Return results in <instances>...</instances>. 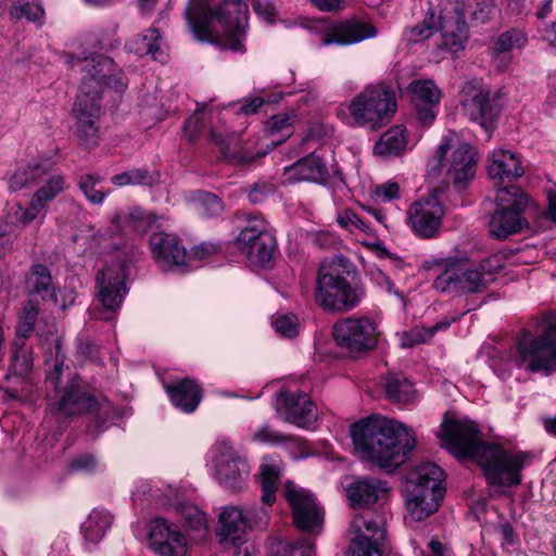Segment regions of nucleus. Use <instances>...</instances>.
<instances>
[{"label":"nucleus","mask_w":556,"mask_h":556,"mask_svg":"<svg viewBox=\"0 0 556 556\" xmlns=\"http://www.w3.org/2000/svg\"><path fill=\"white\" fill-rule=\"evenodd\" d=\"M148 540L151 549L160 556H185L188 551L184 534L163 518L152 521Z\"/></svg>","instance_id":"obj_22"},{"label":"nucleus","mask_w":556,"mask_h":556,"mask_svg":"<svg viewBox=\"0 0 556 556\" xmlns=\"http://www.w3.org/2000/svg\"><path fill=\"white\" fill-rule=\"evenodd\" d=\"M236 245L250 262L264 265L273 257L276 239L263 216L249 215L236 239Z\"/></svg>","instance_id":"obj_10"},{"label":"nucleus","mask_w":556,"mask_h":556,"mask_svg":"<svg viewBox=\"0 0 556 556\" xmlns=\"http://www.w3.org/2000/svg\"><path fill=\"white\" fill-rule=\"evenodd\" d=\"M336 344L351 354L374 350L379 341L377 323L369 316L352 315L336 321L332 328Z\"/></svg>","instance_id":"obj_9"},{"label":"nucleus","mask_w":556,"mask_h":556,"mask_svg":"<svg viewBox=\"0 0 556 556\" xmlns=\"http://www.w3.org/2000/svg\"><path fill=\"white\" fill-rule=\"evenodd\" d=\"M148 242L152 258L161 270L170 271L188 265L186 247L177 235L163 230L154 231Z\"/></svg>","instance_id":"obj_19"},{"label":"nucleus","mask_w":556,"mask_h":556,"mask_svg":"<svg viewBox=\"0 0 556 556\" xmlns=\"http://www.w3.org/2000/svg\"><path fill=\"white\" fill-rule=\"evenodd\" d=\"M181 517L185 521L186 527L190 530L195 531L199 538H202L207 533L206 515L198 507H182Z\"/></svg>","instance_id":"obj_46"},{"label":"nucleus","mask_w":556,"mask_h":556,"mask_svg":"<svg viewBox=\"0 0 556 556\" xmlns=\"http://www.w3.org/2000/svg\"><path fill=\"white\" fill-rule=\"evenodd\" d=\"M384 543H376L371 540L351 539L350 556H381V546Z\"/></svg>","instance_id":"obj_53"},{"label":"nucleus","mask_w":556,"mask_h":556,"mask_svg":"<svg viewBox=\"0 0 556 556\" xmlns=\"http://www.w3.org/2000/svg\"><path fill=\"white\" fill-rule=\"evenodd\" d=\"M476 151L468 143L453 150L446 165V180L456 189L465 188L476 175Z\"/></svg>","instance_id":"obj_26"},{"label":"nucleus","mask_w":556,"mask_h":556,"mask_svg":"<svg viewBox=\"0 0 556 556\" xmlns=\"http://www.w3.org/2000/svg\"><path fill=\"white\" fill-rule=\"evenodd\" d=\"M215 16L225 28L226 47L235 52L243 51L242 38L247 26L248 5L242 0H224Z\"/></svg>","instance_id":"obj_21"},{"label":"nucleus","mask_w":556,"mask_h":556,"mask_svg":"<svg viewBox=\"0 0 556 556\" xmlns=\"http://www.w3.org/2000/svg\"><path fill=\"white\" fill-rule=\"evenodd\" d=\"M407 481V509L415 520H424L438 510L443 500L444 472L437 464L425 463L409 472Z\"/></svg>","instance_id":"obj_4"},{"label":"nucleus","mask_w":556,"mask_h":556,"mask_svg":"<svg viewBox=\"0 0 556 556\" xmlns=\"http://www.w3.org/2000/svg\"><path fill=\"white\" fill-rule=\"evenodd\" d=\"M377 34V28L370 22L352 17L331 23L321 35L320 45L351 46L374 38Z\"/></svg>","instance_id":"obj_20"},{"label":"nucleus","mask_w":556,"mask_h":556,"mask_svg":"<svg viewBox=\"0 0 556 556\" xmlns=\"http://www.w3.org/2000/svg\"><path fill=\"white\" fill-rule=\"evenodd\" d=\"M155 220L156 216L152 212L140 207H132L124 218L119 214H115L113 217V223L119 224L124 222L126 227L138 233H144L150 230Z\"/></svg>","instance_id":"obj_41"},{"label":"nucleus","mask_w":556,"mask_h":556,"mask_svg":"<svg viewBox=\"0 0 556 556\" xmlns=\"http://www.w3.org/2000/svg\"><path fill=\"white\" fill-rule=\"evenodd\" d=\"M397 110L394 89L386 83L367 85L349 104V112L357 126L378 130Z\"/></svg>","instance_id":"obj_5"},{"label":"nucleus","mask_w":556,"mask_h":556,"mask_svg":"<svg viewBox=\"0 0 556 556\" xmlns=\"http://www.w3.org/2000/svg\"><path fill=\"white\" fill-rule=\"evenodd\" d=\"M365 294V289L359 282L350 281L336 266L318 270L314 298L325 312L348 313L361 304Z\"/></svg>","instance_id":"obj_6"},{"label":"nucleus","mask_w":556,"mask_h":556,"mask_svg":"<svg viewBox=\"0 0 556 556\" xmlns=\"http://www.w3.org/2000/svg\"><path fill=\"white\" fill-rule=\"evenodd\" d=\"M112 525V516L106 510L93 509L81 525V533L85 540L96 544L102 540L106 530Z\"/></svg>","instance_id":"obj_37"},{"label":"nucleus","mask_w":556,"mask_h":556,"mask_svg":"<svg viewBox=\"0 0 556 556\" xmlns=\"http://www.w3.org/2000/svg\"><path fill=\"white\" fill-rule=\"evenodd\" d=\"M13 346L14 350L11 357L10 370H12L14 375L24 376L31 369V358L21 343L17 346L14 343Z\"/></svg>","instance_id":"obj_52"},{"label":"nucleus","mask_w":556,"mask_h":556,"mask_svg":"<svg viewBox=\"0 0 556 556\" xmlns=\"http://www.w3.org/2000/svg\"><path fill=\"white\" fill-rule=\"evenodd\" d=\"M78 64L81 71L86 73L81 84L87 80L89 91L99 89L100 94H102L103 88L110 87L122 92L127 87L122 70L109 56L94 53L90 56L78 59Z\"/></svg>","instance_id":"obj_16"},{"label":"nucleus","mask_w":556,"mask_h":556,"mask_svg":"<svg viewBox=\"0 0 556 556\" xmlns=\"http://www.w3.org/2000/svg\"><path fill=\"white\" fill-rule=\"evenodd\" d=\"M407 215L415 233L431 238L439 230L444 212L440 201L435 197H429L413 203Z\"/></svg>","instance_id":"obj_24"},{"label":"nucleus","mask_w":556,"mask_h":556,"mask_svg":"<svg viewBox=\"0 0 556 556\" xmlns=\"http://www.w3.org/2000/svg\"><path fill=\"white\" fill-rule=\"evenodd\" d=\"M388 490L387 482L371 477L356 478L345 486L346 497L354 508L375 504Z\"/></svg>","instance_id":"obj_27"},{"label":"nucleus","mask_w":556,"mask_h":556,"mask_svg":"<svg viewBox=\"0 0 556 556\" xmlns=\"http://www.w3.org/2000/svg\"><path fill=\"white\" fill-rule=\"evenodd\" d=\"M467 40L468 27L464 21L445 23L441 25V42L438 43V49L455 54L465 49Z\"/></svg>","instance_id":"obj_36"},{"label":"nucleus","mask_w":556,"mask_h":556,"mask_svg":"<svg viewBox=\"0 0 556 556\" xmlns=\"http://www.w3.org/2000/svg\"><path fill=\"white\" fill-rule=\"evenodd\" d=\"M249 521L239 506H224L218 516L217 532L224 543H239L247 536Z\"/></svg>","instance_id":"obj_28"},{"label":"nucleus","mask_w":556,"mask_h":556,"mask_svg":"<svg viewBox=\"0 0 556 556\" xmlns=\"http://www.w3.org/2000/svg\"><path fill=\"white\" fill-rule=\"evenodd\" d=\"M45 174V164L41 162L29 163L25 166L16 168L9 178V188L17 191L36 185L37 178Z\"/></svg>","instance_id":"obj_40"},{"label":"nucleus","mask_w":556,"mask_h":556,"mask_svg":"<svg viewBox=\"0 0 556 556\" xmlns=\"http://www.w3.org/2000/svg\"><path fill=\"white\" fill-rule=\"evenodd\" d=\"M274 407L279 418L299 428H308L317 420V408L307 393L281 389L275 394Z\"/></svg>","instance_id":"obj_15"},{"label":"nucleus","mask_w":556,"mask_h":556,"mask_svg":"<svg viewBox=\"0 0 556 556\" xmlns=\"http://www.w3.org/2000/svg\"><path fill=\"white\" fill-rule=\"evenodd\" d=\"M37 308L35 306H26L23 309V316L21 317V320L18 321V325L16 327V334L17 338L15 339V345L17 346L21 342L22 345H25V339L28 338V336L34 330V326L37 319Z\"/></svg>","instance_id":"obj_50"},{"label":"nucleus","mask_w":556,"mask_h":556,"mask_svg":"<svg viewBox=\"0 0 556 556\" xmlns=\"http://www.w3.org/2000/svg\"><path fill=\"white\" fill-rule=\"evenodd\" d=\"M433 270L437 276L432 287L441 293L464 295L480 293L486 289L485 277L480 276L477 266L469 264L466 258L441 260Z\"/></svg>","instance_id":"obj_8"},{"label":"nucleus","mask_w":556,"mask_h":556,"mask_svg":"<svg viewBox=\"0 0 556 556\" xmlns=\"http://www.w3.org/2000/svg\"><path fill=\"white\" fill-rule=\"evenodd\" d=\"M266 556H315L314 544L305 541L300 545H293L275 539L269 542Z\"/></svg>","instance_id":"obj_43"},{"label":"nucleus","mask_w":556,"mask_h":556,"mask_svg":"<svg viewBox=\"0 0 556 556\" xmlns=\"http://www.w3.org/2000/svg\"><path fill=\"white\" fill-rule=\"evenodd\" d=\"M271 324L275 330L283 337L293 338L298 334V318L293 314L278 315Z\"/></svg>","instance_id":"obj_57"},{"label":"nucleus","mask_w":556,"mask_h":556,"mask_svg":"<svg viewBox=\"0 0 556 556\" xmlns=\"http://www.w3.org/2000/svg\"><path fill=\"white\" fill-rule=\"evenodd\" d=\"M480 276L485 277V287L494 280V275L505 267L502 255L494 254L484 258L480 264L476 265Z\"/></svg>","instance_id":"obj_54"},{"label":"nucleus","mask_w":556,"mask_h":556,"mask_svg":"<svg viewBox=\"0 0 556 556\" xmlns=\"http://www.w3.org/2000/svg\"><path fill=\"white\" fill-rule=\"evenodd\" d=\"M406 128L395 125L386 130L374 146V154L382 157L401 156L407 150Z\"/></svg>","instance_id":"obj_33"},{"label":"nucleus","mask_w":556,"mask_h":556,"mask_svg":"<svg viewBox=\"0 0 556 556\" xmlns=\"http://www.w3.org/2000/svg\"><path fill=\"white\" fill-rule=\"evenodd\" d=\"M523 173L521 161L516 153L503 149L495 150L492 153L491 163L488 167V174L492 180L503 182L519 178Z\"/></svg>","instance_id":"obj_31"},{"label":"nucleus","mask_w":556,"mask_h":556,"mask_svg":"<svg viewBox=\"0 0 556 556\" xmlns=\"http://www.w3.org/2000/svg\"><path fill=\"white\" fill-rule=\"evenodd\" d=\"M444 440L458 458H472L490 486L511 488L521 483V471L529 453L511 452L498 444L481 440L478 425L468 419H454L442 425Z\"/></svg>","instance_id":"obj_1"},{"label":"nucleus","mask_w":556,"mask_h":556,"mask_svg":"<svg viewBox=\"0 0 556 556\" xmlns=\"http://www.w3.org/2000/svg\"><path fill=\"white\" fill-rule=\"evenodd\" d=\"M296 117V113L293 110L279 112L266 121L265 129L270 135L288 131L293 123H295Z\"/></svg>","instance_id":"obj_49"},{"label":"nucleus","mask_w":556,"mask_h":556,"mask_svg":"<svg viewBox=\"0 0 556 556\" xmlns=\"http://www.w3.org/2000/svg\"><path fill=\"white\" fill-rule=\"evenodd\" d=\"M100 100V90L89 91V85L85 80L72 109L75 118L74 132L81 146L93 147L98 144L101 114Z\"/></svg>","instance_id":"obj_11"},{"label":"nucleus","mask_w":556,"mask_h":556,"mask_svg":"<svg viewBox=\"0 0 556 556\" xmlns=\"http://www.w3.org/2000/svg\"><path fill=\"white\" fill-rule=\"evenodd\" d=\"M101 182L102 178L93 174H87L79 178L78 186L88 201L92 204L102 203L106 195L102 187H99Z\"/></svg>","instance_id":"obj_45"},{"label":"nucleus","mask_w":556,"mask_h":556,"mask_svg":"<svg viewBox=\"0 0 556 556\" xmlns=\"http://www.w3.org/2000/svg\"><path fill=\"white\" fill-rule=\"evenodd\" d=\"M433 15L429 20H424L415 26L407 27L403 31V39L408 45L418 43L433 36L437 27L432 23Z\"/></svg>","instance_id":"obj_47"},{"label":"nucleus","mask_w":556,"mask_h":556,"mask_svg":"<svg viewBox=\"0 0 556 556\" xmlns=\"http://www.w3.org/2000/svg\"><path fill=\"white\" fill-rule=\"evenodd\" d=\"M289 181H324L329 173L321 157L313 152L285 168Z\"/></svg>","instance_id":"obj_30"},{"label":"nucleus","mask_w":556,"mask_h":556,"mask_svg":"<svg viewBox=\"0 0 556 556\" xmlns=\"http://www.w3.org/2000/svg\"><path fill=\"white\" fill-rule=\"evenodd\" d=\"M28 283L33 292L39 294L42 300H51L56 302L55 288L52 282L50 270L42 264L31 266L28 276Z\"/></svg>","instance_id":"obj_39"},{"label":"nucleus","mask_w":556,"mask_h":556,"mask_svg":"<svg viewBox=\"0 0 556 556\" xmlns=\"http://www.w3.org/2000/svg\"><path fill=\"white\" fill-rule=\"evenodd\" d=\"M282 496L288 502L293 522L301 531L318 534L324 523V511L311 491L287 481Z\"/></svg>","instance_id":"obj_13"},{"label":"nucleus","mask_w":556,"mask_h":556,"mask_svg":"<svg viewBox=\"0 0 556 556\" xmlns=\"http://www.w3.org/2000/svg\"><path fill=\"white\" fill-rule=\"evenodd\" d=\"M16 236L17 231L14 226L7 220L0 222V256L11 250Z\"/></svg>","instance_id":"obj_63"},{"label":"nucleus","mask_w":556,"mask_h":556,"mask_svg":"<svg viewBox=\"0 0 556 556\" xmlns=\"http://www.w3.org/2000/svg\"><path fill=\"white\" fill-rule=\"evenodd\" d=\"M400 194V186L396 182L388 181L377 185L372 191V195L377 201L389 202L397 199Z\"/></svg>","instance_id":"obj_62"},{"label":"nucleus","mask_w":556,"mask_h":556,"mask_svg":"<svg viewBox=\"0 0 556 556\" xmlns=\"http://www.w3.org/2000/svg\"><path fill=\"white\" fill-rule=\"evenodd\" d=\"M510 364L531 372L556 371V315H546L542 332L532 336L525 331L519 337Z\"/></svg>","instance_id":"obj_3"},{"label":"nucleus","mask_w":556,"mask_h":556,"mask_svg":"<svg viewBox=\"0 0 556 556\" xmlns=\"http://www.w3.org/2000/svg\"><path fill=\"white\" fill-rule=\"evenodd\" d=\"M96 407L106 412L110 403L106 400L99 403L93 395L83 390L76 380H73L64 388L56 406L51 408V412L59 419L61 416L81 415Z\"/></svg>","instance_id":"obj_23"},{"label":"nucleus","mask_w":556,"mask_h":556,"mask_svg":"<svg viewBox=\"0 0 556 556\" xmlns=\"http://www.w3.org/2000/svg\"><path fill=\"white\" fill-rule=\"evenodd\" d=\"M351 435L364 460L390 472L406 460L417 443L410 428L382 417H368L354 424Z\"/></svg>","instance_id":"obj_2"},{"label":"nucleus","mask_w":556,"mask_h":556,"mask_svg":"<svg viewBox=\"0 0 556 556\" xmlns=\"http://www.w3.org/2000/svg\"><path fill=\"white\" fill-rule=\"evenodd\" d=\"M127 265L122 261L111 263L96 275L97 299L108 312L121 307L127 294Z\"/></svg>","instance_id":"obj_17"},{"label":"nucleus","mask_w":556,"mask_h":556,"mask_svg":"<svg viewBox=\"0 0 556 556\" xmlns=\"http://www.w3.org/2000/svg\"><path fill=\"white\" fill-rule=\"evenodd\" d=\"M97 467V459L92 454L85 453L76 456L68 465L70 471L91 472Z\"/></svg>","instance_id":"obj_64"},{"label":"nucleus","mask_w":556,"mask_h":556,"mask_svg":"<svg viewBox=\"0 0 556 556\" xmlns=\"http://www.w3.org/2000/svg\"><path fill=\"white\" fill-rule=\"evenodd\" d=\"M111 182L116 187L150 186L154 182V177L147 168H131L114 175Z\"/></svg>","instance_id":"obj_44"},{"label":"nucleus","mask_w":556,"mask_h":556,"mask_svg":"<svg viewBox=\"0 0 556 556\" xmlns=\"http://www.w3.org/2000/svg\"><path fill=\"white\" fill-rule=\"evenodd\" d=\"M337 222L342 228L349 231H366L368 229L366 223L359 218L352 210H344L340 212L337 216Z\"/></svg>","instance_id":"obj_58"},{"label":"nucleus","mask_w":556,"mask_h":556,"mask_svg":"<svg viewBox=\"0 0 556 556\" xmlns=\"http://www.w3.org/2000/svg\"><path fill=\"white\" fill-rule=\"evenodd\" d=\"M211 137L215 141L216 144L220 147L222 156L232 164H243L249 163L253 160V156H245L235 150L231 149L230 142H226L222 136L217 135L215 130H211Z\"/></svg>","instance_id":"obj_55"},{"label":"nucleus","mask_w":556,"mask_h":556,"mask_svg":"<svg viewBox=\"0 0 556 556\" xmlns=\"http://www.w3.org/2000/svg\"><path fill=\"white\" fill-rule=\"evenodd\" d=\"M459 102L468 118L478 123L490 138L500 114L497 104L491 100L490 91L479 80L467 81L460 90Z\"/></svg>","instance_id":"obj_14"},{"label":"nucleus","mask_w":556,"mask_h":556,"mask_svg":"<svg viewBox=\"0 0 556 556\" xmlns=\"http://www.w3.org/2000/svg\"><path fill=\"white\" fill-rule=\"evenodd\" d=\"M451 142L452 139L450 137H444L442 142L439 144L435 163L431 165L428 170V174L431 178H438L442 174V170L445 167L443 162L444 157L452 148Z\"/></svg>","instance_id":"obj_60"},{"label":"nucleus","mask_w":556,"mask_h":556,"mask_svg":"<svg viewBox=\"0 0 556 556\" xmlns=\"http://www.w3.org/2000/svg\"><path fill=\"white\" fill-rule=\"evenodd\" d=\"M281 465L279 462L271 457H265L260 467L261 475V489H262V503L264 506L253 505L245 517L249 521V528H265L269 522V510L267 507L271 506L276 501V492L278 490Z\"/></svg>","instance_id":"obj_18"},{"label":"nucleus","mask_w":556,"mask_h":556,"mask_svg":"<svg viewBox=\"0 0 556 556\" xmlns=\"http://www.w3.org/2000/svg\"><path fill=\"white\" fill-rule=\"evenodd\" d=\"M408 91L418 121L424 126H430L437 117L441 90L431 79H418L408 85Z\"/></svg>","instance_id":"obj_25"},{"label":"nucleus","mask_w":556,"mask_h":556,"mask_svg":"<svg viewBox=\"0 0 556 556\" xmlns=\"http://www.w3.org/2000/svg\"><path fill=\"white\" fill-rule=\"evenodd\" d=\"M126 48L129 52L139 56L151 55L154 60H162L164 56L163 37L155 27H151L134 37L126 43Z\"/></svg>","instance_id":"obj_34"},{"label":"nucleus","mask_w":556,"mask_h":556,"mask_svg":"<svg viewBox=\"0 0 556 556\" xmlns=\"http://www.w3.org/2000/svg\"><path fill=\"white\" fill-rule=\"evenodd\" d=\"M496 208L488 222V231L491 237L505 240L529 228L523 216L528 205L526 192L518 186L500 188L495 197Z\"/></svg>","instance_id":"obj_7"},{"label":"nucleus","mask_w":556,"mask_h":556,"mask_svg":"<svg viewBox=\"0 0 556 556\" xmlns=\"http://www.w3.org/2000/svg\"><path fill=\"white\" fill-rule=\"evenodd\" d=\"M172 404L184 413H193L201 403L202 390L189 378L177 380L165 387Z\"/></svg>","instance_id":"obj_29"},{"label":"nucleus","mask_w":556,"mask_h":556,"mask_svg":"<svg viewBox=\"0 0 556 556\" xmlns=\"http://www.w3.org/2000/svg\"><path fill=\"white\" fill-rule=\"evenodd\" d=\"M252 441L265 444L277 445L289 440V438L278 431H276L268 424H264L258 427L252 434Z\"/></svg>","instance_id":"obj_56"},{"label":"nucleus","mask_w":556,"mask_h":556,"mask_svg":"<svg viewBox=\"0 0 556 556\" xmlns=\"http://www.w3.org/2000/svg\"><path fill=\"white\" fill-rule=\"evenodd\" d=\"M197 206L200 214L205 217H214L219 215L224 205L222 200L210 192H201L197 199Z\"/></svg>","instance_id":"obj_51"},{"label":"nucleus","mask_w":556,"mask_h":556,"mask_svg":"<svg viewBox=\"0 0 556 556\" xmlns=\"http://www.w3.org/2000/svg\"><path fill=\"white\" fill-rule=\"evenodd\" d=\"M350 532L354 539L384 543L387 536L386 520L383 516L372 511L356 515L351 521Z\"/></svg>","instance_id":"obj_32"},{"label":"nucleus","mask_w":556,"mask_h":556,"mask_svg":"<svg viewBox=\"0 0 556 556\" xmlns=\"http://www.w3.org/2000/svg\"><path fill=\"white\" fill-rule=\"evenodd\" d=\"M387 397L401 404H408L416 397L414 386L402 375H389L384 379Z\"/></svg>","instance_id":"obj_38"},{"label":"nucleus","mask_w":556,"mask_h":556,"mask_svg":"<svg viewBox=\"0 0 556 556\" xmlns=\"http://www.w3.org/2000/svg\"><path fill=\"white\" fill-rule=\"evenodd\" d=\"M527 43L526 34L518 28H510L502 33L494 41L492 61L496 62V59L504 53H508L515 48H522Z\"/></svg>","instance_id":"obj_42"},{"label":"nucleus","mask_w":556,"mask_h":556,"mask_svg":"<svg viewBox=\"0 0 556 556\" xmlns=\"http://www.w3.org/2000/svg\"><path fill=\"white\" fill-rule=\"evenodd\" d=\"M275 192V186L267 181L255 182L248 190L249 200L258 204L264 202L269 195Z\"/></svg>","instance_id":"obj_61"},{"label":"nucleus","mask_w":556,"mask_h":556,"mask_svg":"<svg viewBox=\"0 0 556 556\" xmlns=\"http://www.w3.org/2000/svg\"><path fill=\"white\" fill-rule=\"evenodd\" d=\"M214 473L219 485L230 492L241 491L250 475V466L228 440L216 442Z\"/></svg>","instance_id":"obj_12"},{"label":"nucleus","mask_w":556,"mask_h":556,"mask_svg":"<svg viewBox=\"0 0 556 556\" xmlns=\"http://www.w3.org/2000/svg\"><path fill=\"white\" fill-rule=\"evenodd\" d=\"M45 10L39 2H24L12 7L11 16L15 20L25 17L28 22H41Z\"/></svg>","instance_id":"obj_48"},{"label":"nucleus","mask_w":556,"mask_h":556,"mask_svg":"<svg viewBox=\"0 0 556 556\" xmlns=\"http://www.w3.org/2000/svg\"><path fill=\"white\" fill-rule=\"evenodd\" d=\"M431 339V332L427 328H413L401 334V346L413 348Z\"/></svg>","instance_id":"obj_59"},{"label":"nucleus","mask_w":556,"mask_h":556,"mask_svg":"<svg viewBox=\"0 0 556 556\" xmlns=\"http://www.w3.org/2000/svg\"><path fill=\"white\" fill-rule=\"evenodd\" d=\"M43 164L45 174L37 178L36 185H40V187L34 195L47 205L64 191L65 178L51 162L43 161Z\"/></svg>","instance_id":"obj_35"}]
</instances>
